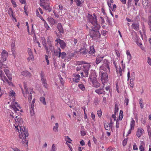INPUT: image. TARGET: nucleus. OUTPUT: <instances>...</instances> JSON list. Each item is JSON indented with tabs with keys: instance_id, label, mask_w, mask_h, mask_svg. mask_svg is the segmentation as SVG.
I'll use <instances>...</instances> for the list:
<instances>
[{
	"instance_id": "obj_1",
	"label": "nucleus",
	"mask_w": 151,
	"mask_h": 151,
	"mask_svg": "<svg viewBox=\"0 0 151 151\" xmlns=\"http://www.w3.org/2000/svg\"><path fill=\"white\" fill-rule=\"evenodd\" d=\"M15 118L16 119L15 120L16 122L17 123L18 125L17 127L15 126V127L18 132H19V128L20 129L19 137L20 139H22V142L23 143H26V144L27 145L28 140L27 139V137L29 135L28 131L26 130L24 127L21 126V123L22 122V118L18 117L17 116H16Z\"/></svg>"
},
{
	"instance_id": "obj_2",
	"label": "nucleus",
	"mask_w": 151,
	"mask_h": 151,
	"mask_svg": "<svg viewBox=\"0 0 151 151\" xmlns=\"http://www.w3.org/2000/svg\"><path fill=\"white\" fill-rule=\"evenodd\" d=\"M94 16L88 14V21L91 23L93 25V27H91L92 29L94 28L96 30H99L100 28V25L97 23V19L96 16L94 14H93Z\"/></svg>"
},
{
	"instance_id": "obj_3",
	"label": "nucleus",
	"mask_w": 151,
	"mask_h": 151,
	"mask_svg": "<svg viewBox=\"0 0 151 151\" xmlns=\"http://www.w3.org/2000/svg\"><path fill=\"white\" fill-rule=\"evenodd\" d=\"M94 28L90 30L89 35L93 40H98L101 37V34L98 31Z\"/></svg>"
},
{
	"instance_id": "obj_4",
	"label": "nucleus",
	"mask_w": 151,
	"mask_h": 151,
	"mask_svg": "<svg viewBox=\"0 0 151 151\" xmlns=\"http://www.w3.org/2000/svg\"><path fill=\"white\" fill-rule=\"evenodd\" d=\"M96 75L94 73H92L89 76V79H90L91 81L92 82L93 86L96 88H97L100 86V84L97 81Z\"/></svg>"
},
{
	"instance_id": "obj_5",
	"label": "nucleus",
	"mask_w": 151,
	"mask_h": 151,
	"mask_svg": "<svg viewBox=\"0 0 151 151\" xmlns=\"http://www.w3.org/2000/svg\"><path fill=\"white\" fill-rule=\"evenodd\" d=\"M110 63L106 59H105L103 61V63L100 67V70H103L105 71H110V68L109 65Z\"/></svg>"
},
{
	"instance_id": "obj_6",
	"label": "nucleus",
	"mask_w": 151,
	"mask_h": 151,
	"mask_svg": "<svg viewBox=\"0 0 151 151\" xmlns=\"http://www.w3.org/2000/svg\"><path fill=\"white\" fill-rule=\"evenodd\" d=\"M101 80L103 85H104V83L107 82L108 81V76L106 73L101 72Z\"/></svg>"
},
{
	"instance_id": "obj_7",
	"label": "nucleus",
	"mask_w": 151,
	"mask_h": 151,
	"mask_svg": "<svg viewBox=\"0 0 151 151\" xmlns=\"http://www.w3.org/2000/svg\"><path fill=\"white\" fill-rule=\"evenodd\" d=\"M40 6H42L43 8L46 10H47L48 12H51L52 9L50 6L49 3H47L45 5H42V4H40Z\"/></svg>"
},
{
	"instance_id": "obj_8",
	"label": "nucleus",
	"mask_w": 151,
	"mask_h": 151,
	"mask_svg": "<svg viewBox=\"0 0 151 151\" xmlns=\"http://www.w3.org/2000/svg\"><path fill=\"white\" fill-rule=\"evenodd\" d=\"M2 58L3 59V61L6 60V58L8 57V53L7 51L5 50H3L1 53Z\"/></svg>"
},
{
	"instance_id": "obj_9",
	"label": "nucleus",
	"mask_w": 151,
	"mask_h": 151,
	"mask_svg": "<svg viewBox=\"0 0 151 151\" xmlns=\"http://www.w3.org/2000/svg\"><path fill=\"white\" fill-rule=\"evenodd\" d=\"M103 58L104 57H101L100 55L98 56L96 58V63L94 64V65L96 66L102 61Z\"/></svg>"
},
{
	"instance_id": "obj_10",
	"label": "nucleus",
	"mask_w": 151,
	"mask_h": 151,
	"mask_svg": "<svg viewBox=\"0 0 151 151\" xmlns=\"http://www.w3.org/2000/svg\"><path fill=\"white\" fill-rule=\"evenodd\" d=\"M142 3L145 9H146L150 8V4L148 3V0H142Z\"/></svg>"
},
{
	"instance_id": "obj_11",
	"label": "nucleus",
	"mask_w": 151,
	"mask_h": 151,
	"mask_svg": "<svg viewBox=\"0 0 151 151\" xmlns=\"http://www.w3.org/2000/svg\"><path fill=\"white\" fill-rule=\"evenodd\" d=\"M18 104L17 102H14L13 105H11V106L12 108L13 109L15 113H17L19 114L20 112L18 113L17 111H19V109H18L17 108H16L17 105Z\"/></svg>"
},
{
	"instance_id": "obj_12",
	"label": "nucleus",
	"mask_w": 151,
	"mask_h": 151,
	"mask_svg": "<svg viewBox=\"0 0 151 151\" xmlns=\"http://www.w3.org/2000/svg\"><path fill=\"white\" fill-rule=\"evenodd\" d=\"M80 51L81 54L86 55V56L87 57L86 54L88 53V51L86 48L84 47L81 48L80 50Z\"/></svg>"
},
{
	"instance_id": "obj_13",
	"label": "nucleus",
	"mask_w": 151,
	"mask_h": 151,
	"mask_svg": "<svg viewBox=\"0 0 151 151\" xmlns=\"http://www.w3.org/2000/svg\"><path fill=\"white\" fill-rule=\"evenodd\" d=\"M58 43L60 45L61 48L62 49H64L66 46V44L65 42L63 40L59 39Z\"/></svg>"
},
{
	"instance_id": "obj_14",
	"label": "nucleus",
	"mask_w": 151,
	"mask_h": 151,
	"mask_svg": "<svg viewBox=\"0 0 151 151\" xmlns=\"http://www.w3.org/2000/svg\"><path fill=\"white\" fill-rule=\"evenodd\" d=\"M144 130L141 128H138L137 132V136L138 137H140L142 135Z\"/></svg>"
},
{
	"instance_id": "obj_15",
	"label": "nucleus",
	"mask_w": 151,
	"mask_h": 151,
	"mask_svg": "<svg viewBox=\"0 0 151 151\" xmlns=\"http://www.w3.org/2000/svg\"><path fill=\"white\" fill-rule=\"evenodd\" d=\"M132 27L134 30L137 31L139 30V24L137 22L136 23H133L132 25Z\"/></svg>"
},
{
	"instance_id": "obj_16",
	"label": "nucleus",
	"mask_w": 151,
	"mask_h": 151,
	"mask_svg": "<svg viewBox=\"0 0 151 151\" xmlns=\"http://www.w3.org/2000/svg\"><path fill=\"white\" fill-rule=\"evenodd\" d=\"M57 28L58 31L60 33H63L64 30L61 24L60 23H59L57 26Z\"/></svg>"
},
{
	"instance_id": "obj_17",
	"label": "nucleus",
	"mask_w": 151,
	"mask_h": 151,
	"mask_svg": "<svg viewBox=\"0 0 151 151\" xmlns=\"http://www.w3.org/2000/svg\"><path fill=\"white\" fill-rule=\"evenodd\" d=\"M87 65H83V66L84 68L83 71H87L89 70V68H90L91 65L89 63H87Z\"/></svg>"
},
{
	"instance_id": "obj_18",
	"label": "nucleus",
	"mask_w": 151,
	"mask_h": 151,
	"mask_svg": "<svg viewBox=\"0 0 151 151\" xmlns=\"http://www.w3.org/2000/svg\"><path fill=\"white\" fill-rule=\"evenodd\" d=\"M47 44L49 46L50 50L52 52L54 48L52 46L51 41L50 40H48Z\"/></svg>"
},
{
	"instance_id": "obj_19",
	"label": "nucleus",
	"mask_w": 151,
	"mask_h": 151,
	"mask_svg": "<svg viewBox=\"0 0 151 151\" xmlns=\"http://www.w3.org/2000/svg\"><path fill=\"white\" fill-rule=\"evenodd\" d=\"M104 125L105 129L107 130H110L111 127V126L109 125V124L106 122H104Z\"/></svg>"
},
{
	"instance_id": "obj_20",
	"label": "nucleus",
	"mask_w": 151,
	"mask_h": 151,
	"mask_svg": "<svg viewBox=\"0 0 151 151\" xmlns=\"http://www.w3.org/2000/svg\"><path fill=\"white\" fill-rule=\"evenodd\" d=\"M34 105L32 104L31 105V106L30 107V114L31 116H33L35 114L34 112Z\"/></svg>"
},
{
	"instance_id": "obj_21",
	"label": "nucleus",
	"mask_w": 151,
	"mask_h": 151,
	"mask_svg": "<svg viewBox=\"0 0 151 151\" xmlns=\"http://www.w3.org/2000/svg\"><path fill=\"white\" fill-rule=\"evenodd\" d=\"M48 20L52 24L54 25L57 23L56 21L52 18H48Z\"/></svg>"
},
{
	"instance_id": "obj_22",
	"label": "nucleus",
	"mask_w": 151,
	"mask_h": 151,
	"mask_svg": "<svg viewBox=\"0 0 151 151\" xmlns=\"http://www.w3.org/2000/svg\"><path fill=\"white\" fill-rule=\"evenodd\" d=\"M42 82V83L43 86L45 88H47V84L46 83V80L45 78L41 79Z\"/></svg>"
},
{
	"instance_id": "obj_23",
	"label": "nucleus",
	"mask_w": 151,
	"mask_h": 151,
	"mask_svg": "<svg viewBox=\"0 0 151 151\" xmlns=\"http://www.w3.org/2000/svg\"><path fill=\"white\" fill-rule=\"evenodd\" d=\"M95 52L94 47L93 46H91L90 47V51L88 52L89 54H93Z\"/></svg>"
},
{
	"instance_id": "obj_24",
	"label": "nucleus",
	"mask_w": 151,
	"mask_h": 151,
	"mask_svg": "<svg viewBox=\"0 0 151 151\" xmlns=\"http://www.w3.org/2000/svg\"><path fill=\"white\" fill-rule=\"evenodd\" d=\"M24 76H30L31 74L27 71H25L21 73Z\"/></svg>"
},
{
	"instance_id": "obj_25",
	"label": "nucleus",
	"mask_w": 151,
	"mask_h": 151,
	"mask_svg": "<svg viewBox=\"0 0 151 151\" xmlns=\"http://www.w3.org/2000/svg\"><path fill=\"white\" fill-rule=\"evenodd\" d=\"M40 101L44 105H46V104L45 99L44 97L42 96L40 98Z\"/></svg>"
},
{
	"instance_id": "obj_26",
	"label": "nucleus",
	"mask_w": 151,
	"mask_h": 151,
	"mask_svg": "<svg viewBox=\"0 0 151 151\" xmlns=\"http://www.w3.org/2000/svg\"><path fill=\"white\" fill-rule=\"evenodd\" d=\"M75 78H74V81L76 83L78 82L80 78V76L78 74H77L75 76Z\"/></svg>"
},
{
	"instance_id": "obj_27",
	"label": "nucleus",
	"mask_w": 151,
	"mask_h": 151,
	"mask_svg": "<svg viewBox=\"0 0 151 151\" xmlns=\"http://www.w3.org/2000/svg\"><path fill=\"white\" fill-rule=\"evenodd\" d=\"M52 52H53V53L52 54V55L53 56H58L59 52L57 49L55 50L54 48Z\"/></svg>"
},
{
	"instance_id": "obj_28",
	"label": "nucleus",
	"mask_w": 151,
	"mask_h": 151,
	"mask_svg": "<svg viewBox=\"0 0 151 151\" xmlns=\"http://www.w3.org/2000/svg\"><path fill=\"white\" fill-rule=\"evenodd\" d=\"M95 92L98 94H105L104 91H102L101 89H96L95 90Z\"/></svg>"
},
{
	"instance_id": "obj_29",
	"label": "nucleus",
	"mask_w": 151,
	"mask_h": 151,
	"mask_svg": "<svg viewBox=\"0 0 151 151\" xmlns=\"http://www.w3.org/2000/svg\"><path fill=\"white\" fill-rule=\"evenodd\" d=\"M135 125V121L132 120L130 124V129H133L134 128Z\"/></svg>"
},
{
	"instance_id": "obj_30",
	"label": "nucleus",
	"mask_w": 151,
	"mask_h": 151,
	"mask_svg": "<svg viewBox=\"0 0 151 151\" xmlns=\"http://www.w3.org/2000/svg\"><path fill=\"white\" fill-rule=\"evenodd\" d=\"M78 86L83 91H84L85 90L84 85L82 84H78Z\"/></svg>"
},
{
	"instance_id": "obj_31",
	"label": "nucleus",
	"mask_w": 151,
	"mask_h": 151,
	"mask_svg": "<svg viewBox=\"0 0 151 151\" xmlns=\"http://www.w3.org/2000/svg\"><path fill=\"white\" fill-rule=\"evenodd\" d=\"M25 90L26 93L27 94H29L30 93H33L32 89L30 88L28 89V88H26V89H25Z\"/></svg>"
},
{
	"instance_id": "obj_32",
	"label": "nucleus",
	"mask_w": 151,
	"mask_h": 151,
	"mask_svg": "<svg viewBox=\"0 0 151 151\" xmlns=\"http://www.w3.org/2000/svg\"><path fill=\"white\" fill-rule=\"evenodd\" d=\"M55 126H54L53 127V130L55 132H58V124L57 123H56L55 124Z\"/></svg>"
},
{
	"instance_id": "obj_33",
	"label": "nucleus",
	"mask_w": 151,
	"mask_h": 151,
	"mask_svg": "<svg viewBox=\"0 0 151 151\" xmlns=\"http://www.w3.org/2000/svg\"><path fill=\"white\" fill-rule=\"evenodd\" d=\"M40 4H42V5H45L47 3H48V2L49 1L48 0H40Z\"/></svg>"
},
{
	"instance_id": "obj_34",
	"label": "nucleus",
	"mask_w": 151,
	"mask_h": 151,
	"mask_svg": "<svg viewBox=\"0 0 151 151\" xmlns=\"http://www.w3.org/2000/svg\"><path fill=\"white\" fill-rule=\"evenodd\" d=\"M148 24L149 25V28L151 32V17L149 18V20L148 21Z\"/></svg>"
},
{
	"instance_id": "obj_35",
	"label": "nucleus",
	"mask_w": 151,
	"mask_h": 151,
	"mask_svg": "<svg viewBox=\"0 0 151 151\" xmlns=\"http://www.w3.org/2000/svg\"><path fill=\"white\" fill-rule=\"evenodd\" d=\"M75 1L76 4L77 6H81V4L80 0H75Z\"/></svg>"
},
{
	"instance_id": "obj_36",
	"label": "nucleus",
	"mask_w": 151,
	"mask_h": 151,
	"mask_svg": "<svg viewBox=\"0 0 151 151\" xmlns=\"http://www.w3.org/2000/svg\"><path fill=\"white\" fill-rule=\"evenodd\" d=\"M135 73L134 72H133L131 76L130 80L132 81H134L135 79Z\"/></svg>"
},
{
	"instance_id": "obj_37",
	"label": "nucleus",
	"mask_w": 151,
	"mask_h": 151,
	"mask_svg": "<svg viewBox=\"0 0 151 151\" xmlns=\"http://www.w3.org/2000/svg\"><path fill=\"white\" fill-rule=\"evenodd\" d=\"M66 53L64 52H63L61 53V56L62 59H64L66 57Z\"/></svg>"
},
{
	"instance_id": "obj_38",
	"label": "nucleus",
	"mask_w": 151,
	"mask_h": 151,
	"mask_svg": "<svg viewBox=\"0 0 151 151\" xmlns=\"http://www.w3.org/2000/svg\"><path fill=\"white\" fill-rule=\"evenodd\" d=\"M45 46V50L47 54H49V53H50V51L48 50V48L46 45V44L45 43V45H44Z\"/></svg>"
},
{
	"instance_id": "obj_39",
	"label": "nucleus",
	"mask_w": 151,
	"mask_h": 151,
	"mask_svg": "<svg viewBox=\"0 0 151 151\" xmlns=\"http://www.w3.org/2000/svg\"><path fill=\"white\" fill-rule=\"evenodd\" d=\"M7 66V65L4 64H2L1 62L0 61V68H1V69H2L3 68H6Z\"/></svg>"
},
{
	"instance_id": "obj_40",
	"label": "nucleus",
	"mask_w": 151,
	"mask_h": 151,
	"mask_svg": "<svg viewBox=\"0 0 151 151\" xmlns=\"http://www.w3.org/2000/svg\"><path fill=\"white\" fill-rule=\"evenodd\" d=\"M15 94V92L13 90H12L10 91L9 95V96H14Z\"/></svg>"
},
{
	"instance_id": "obj_41",
	"label": "nucleus",
	"mask_w": 151,
	"mask_h": 151,
	"mask_svg": "<svg viewBox=\"0 0 151 151\" xmlns=\"http://www.w3.org/2000/svg\"><path fill=\"white\" fill-rule=\"evenodd\" d=\"M77 64L78 65H81L83 64H87V63L84 61H78L77 62Z\"/></svg>"
},
{
	"instance_id": "obj_42",
	"label": "nucleus",
	"mask_w": 151,
	"mask_h": 151,
	"mask_svg": "<svg viewBox=\"0 0 151 151\" xmlns=\"http://www.w3.org/2000/svg\"><path fill=\"white\" fill-rule=\"evenodd\" d=\"M33 93H29V96H28V100L30 102L31 101V100L32 99V94Z\"/></svg>"
},
{
	"instance_id": "obj_43",
	"label": "nucleus",
	"mask_w": 151,
	"mask_h": 151,
	"mask_svg": "<svg viewBox=\"0 0 151 151\" xmlns=\"http://www.w3.org/2000/svg\"><path fill=\"white\" fill-rule=\"evenodd\" d=\"M127 54L129 56L128 59L129 60V61H130L131 58V55L129 51L128 50L127 51Z\"/></svg>"
},
{
	"instance_id": "obj_44",
	"label": "nucleus",
	"mask_w": 151,
	"mask_h": 151,
	"mask_svg": "<svg viewBox=\"0 0 151 151\" xmlns=\"http://www.w3.org/2000/svg\"><path fill=\"white\" fill-rule=\"evenodd\" d=\"M129 101V100L128 98L125 97V99L124 100V104H126V106L128 105V103Z\"/></svg>"
},
{
	"instance_id": "obj_45",
	"label": "nucleus",
	"mask_w": 151,
	"mask_h": 151,
	"mask_svg": "<svg viewBox=\"0 0 151 151\" xmlns=\"http://www.w3.org/2000/svg\"><path fill=\"white\" fill-rule=\"evenodd\" d=\"M127 138L125 139L123 141L122 143L123 145L124 146L127 144Z\"/></svg>"
},
{
	"instance_id": "obj_46",
	"label": "nucleus",
	"mask_w": 151,
	"mask_h": 151,
	"mask_svg": "<svg viewBox=\"0 0 151 151\" xmlns=\"http://www.w3.org/2000/svg\"><path fill=\"white\" fill-rule=\"evenodd\" d=\"M29 57L27 58V60L28 61H29L30 60L33 61L34 60L33 55H29Z\"/></svg>"
},
{
	"instance_id": "obj_47",
	"label": "nucleus",
	"mask_w": 151,
	"mask_h": 151,
	"mask_svg": "<svg viewBox=\"0 0 151 151\" xmlns=\"http://www.w3.org/2000/svg\"><path fill=\"white\" fill-rule=\"evenodd\" d=\"M97 113L98 115V116L99 117H101L102 114V112L101 110H99L97 111Z\"/></svg>"
},
{
	"instance_id": "obj_48",
	"label": "nucleus",
	"mask_w": 151,
	"mask_h": 151,
	"mask_svg": "<svg viewBox=\"0 0 151 151\" xmlns=\"http://www.w3.org/2000/svg\"><path fill=\"white\" fill-rule=\"evenodd\" d=\"M44 25L45 27L47 29V30H48L50 28L49 26L47 24L45 21Z\"/></svg>"
},
{
	"instance_id": "obj_49",
	"label": "nucleus",
	"mask_w": 151,
	"mask_h": 151,
	"mask_svg": "<svg viewBox=\"0 0 151 151\" xmlns=\"http://www.w3.org/2000/svg\"><path fill=\"white\" fill-rule=\"evenodd\" d=\"M119 120L117 119L116 121V127L118 128L119 127Z\"/></svg>"
},
{
	"instance_id": "obj_50",
	"label": "nucleus",
	"mask_w": 151,
	"mask_h": 151,
	"mask_svg": "<svg viewBox=\"0 0 151 151\" xmlns=\"http://www.w3.org/2000/svg\"><path fill=\"white\" fill-rule=\"evenodd\" d=\"M118 106L116 104L115 106V110H114V113L116 114V112L118 111Z\"/></svg>"
},
{
	"instance_id": "obj_51",
	"label": "nucleus",
	"mask_w": 151,
	"mask_h": 151,
	"mask_svg": "<svg viewBox=\"0 0 151 151\" xmlns=\"http://www.w3.org/2000/svg\"><path fill=\"white\" fill-rule=\"evenodd\" d=\"M40 76L41 78V79H42L45 78H44V73L42 71H41L40 73Z\"/></svg>"
},
{
	"instance_id": "obj_52",
	"label": "nucleus",
	"mask_w": 151,
	"mask_h": 151,
	"mask_svg": "<svg viewBox=\"0 0 151 151\" xmlns=\"http://www.w3.org/2000/svg\"><path fill=\"white\" fill-rule=\"evenodd\" d=\"M133 81H132L130 80L129 85L132 88H133L134 86Z\"/></svg>"
},
{
	"instance_id": "obj_53",
	"label": "nucleus",
	"mask_w": 151,
	"mask_h": 151,
	"mask_svg": "<svg viewBox=\"0 0 151 151\" xmlns=\"http://www.w3.org/2000/svg\"><path fill=\"white\" fill-rule=\"evenodd\" d=\"M4 71L5 73L6 76H7L9 74V71L8 70L6 69H4Z\"/></svg>"
},
{
	"instance_id": "obj_54",
	"label": "nucleus",
	"mask_w": 151,
	"mask_h": 151,
	"mask_svg": "<svg viewBox=\"0 0 151 151\" xmlns=\"http://www.w3.org/2000/svg\"><path fill=\"white\" fill-rule=\"evenodd\" d=\"M56 151V147L54 144L52 145V150L51 151Z\"/></svg>"
},
{
	"instance_id": "obj_55",
	"label": "nucleus",
	"mask_w": 151,
	"mask_h": 151,
	"mask_svg": "<svg viewBox=\"0 0 151 151\" xmlns=\"http://www.w3.org/2000/svg\"><path fill=\"white\" fill-rule=\"evenodd\" d=\"M57 50H58V52H59L58 57L59 58L61 56V50L60 48H58Z\"/></svg>"
},
{
	"instance_id": "obj_56",
	"label": "nucleus",
	"mask_w": 151,
	"mask_h": 151,
	"mask_svg": "<svg viewBox=\"0 0 151 151\" xmlns=\"http://www.w3.org/2000/svg\"><path fill=\"white\" fill-rule=\"evenodd\" d=\"M84 76H83V77H87L88 76V72H87V71H84Z\"/></svg>"
},
{
	"instance_id": "obj_57",
	"label": "nucleus",
	"mask_w": 151,
	"mask_h": 151,
	"mask_svg": "<svg viewBox=\"0 0 151 151\" xmlns=\"http://www.w3.org/2000/svg\"><path fill=\"white\" fill-rule=\"evenodd\" d=\"M116 6L115 4H114L112 7H111V9L113 11H115L116 8Z\"/></svg>"
},
{
	"instance_id": "obj_58",
	"label": "nucleus",
	"mask_w": 151,
	"mask_h": 151,
	"mask_svg": "<svg viewBox=\"0 0 151 151\" xmlns=\"http://www.w3.org/2000/svg\"><path fill=\"white\" fill-rule=\"evenodd\" d=\"M107 32L106 30H103L101 31V33L103 35L105 36L106 35Z\"/></svg>"
},
{
	"instance_id": "obj_59",
	"label": "nucleus",
	"mask_w": 151,
	"mask_h": 151,
	"mask_svg": "<svg viewBox=\"0 0 151 151\" xmlns=\"http://www.w3.org/2000/svg\"><path fill=\"white\" fill-rule=\"evenodd\" d=\"M12 51V54L14 56H15V51L14 48L11 47Z\"/></svg>"
},
{
	"instance_id": "obj_60",
	"label": "nucleus",
	"mask_w": 151,
	"mask_h": 151,
	"mask_svg": "<svg viewBox=\"0 0 151 151\" xmlns=\"http://www.w3.org/2000/svg\"><path fill=\"white\" fill-rule=\"evenodd\" d=\"M142 99H140L139 104L141 106V108L142 109L143 108V106L142 104Z\"/></svg>"
},
{
	"instance_id": "obj_61",
	"label": "nucleus",
	"mask_w": 151,
	"mask_h": 151,
	"mask_svg": "<svg viewBox=\"0 0 151 151\" xmlns=\"http://www.w3.org/2000/svg\"><path fill=\"white\" fill-rule=\"evenodd\" d=\"M28 53L29 55H32V52L31 51V49L28 48Z\"/></svg>"
},
{
	"instance_id": "obj_62",
	"label": "nucleus",
	"mask_w": 151,
	"mask_h": 151,
	"mask_svg": "<svg viewBox=\"0 0 151 151\" xmlns=\"http://www.w3.org/2000/svg\"><path fill=\"white\" fill-rule=\"evenodd\" d=\"M139 149L140 150V151H144V147L142 145H141L139 147Z\"/></svg>"
},
{
	"instance_id": "obj_63",
	"label": "nucleus",
	"mask_w": 151,
	"mask_h": 151,
	"mask_svg": "<svg viewBox=\"0 0 151 151\" xmlns=\"http://www.w3.org/2000/svg\"><path fill=\"white\" fill-rule=\"evenodd\" d=\"M81 134L82 136H84L86 134V133L84 131H81Z\"/></svg>"
},
{
	"instance_id": "obj_64",
	"label": "nucleus",
	"mask_w": 151,
	"mask_h": 151,
	"mask_svg": "<svg viewBox=\"0 0 151 151\" xmlns=\"http://www.w3.org/2000/svg\"><path fill=\"white\" fill-rule=\"evenodd\" d=\"M147 62L150 65H151V59L149 57H148Z\"/></svg>"
}]
</instances>
